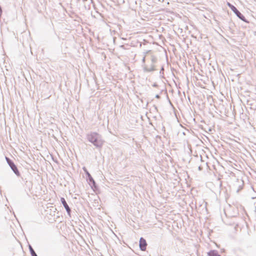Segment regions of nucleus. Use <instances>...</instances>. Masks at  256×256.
Wrapping results in <instances>:
<instances>
[{"label":"nucleus","mask_w":256,"mask_h":256,"mask_svg":"<svg viewBox=\"0 0 256 256\" xmlns=\"http://www.w3.org/2000/svg\"><path fill=\"white\" fill-rule=\"evenodd\" d=\"M86 138L88 142L92 144L96 148L100 150L104 141L99 133L95 132H90L86 134Z\"/></svg>","instance_id":"obj_1"},{"label":"nucleus","mask_w":256,"mask_h":256,"mask_svg":"<svg viewBox=\"0 0 256 256\" xmlns=\"http://www.w3.org/2000/svg\"><path fill=\"white\" fill-rule=\"evenodd\" d=\"M227 5L240 20L246 23H249V22L246 18L245 16L237 9L236 6L228 2Z\"/></svg>","instance_id":"obj_2"},{"label":"nucleus","mask_w":256,"mask_h":256,"mask_svg":"<svg viewBox=\"0 0 256 256\" xmlns=\"http://www.w3.org/2000/svg\"><path fill=\"white\" fill-rule=\"evenodd\" d=\"M83 170H84L86 178H87V181L88 182L90 186L92 189H93L94 190L98 188V186L95 182L94 179L92 176L91 174L89 173V172L88 171L86 168L85 167L83 168Z\"/></svg>","instance_id":"obj_3"},{"label":"nucleus","mask_w":256,"mask_h":256,"mask_svg":"<svg viewBox=\"0 0 256 256\" xmlns=\"http://www.w3.org/2000/svg\"><path fill=\"white\" fill-rule=\"evenodd\" d=\"M6 160L12 172L14 173V174L17 176L20 177V174L13 160L6 156Z\"/></svg>","instance_id":"obj_4"},{"label":"nucleus","mask_w":256,"mask_h":256,"mask_svg":"<svg viewBox=\"0 0 256 256\" xmlns=\"http://www.w3.org/2000/svg\"><path fill=\"white\" fill-rule=\"evenodd\" d=\"M60 202L63 205L64 207L66 209V212L70 216V214H71V209L68 204L65 198L63 197L60 198Z\"/></svg>","instance_id":"obj_5"},{"label":"nucleus","mask_w":256,"mask_h":256,"mask_svg":"<svg viewBox=\"0 0 256 256\" xmlns=\"http://www.w3.org/2000/svg\"><path fill=\"white\" fill-rule=\"evenodd\" d=\"M147 243L146 240L142 237H141L139 240L140 248L142 251H144L146 250Z\"/></svg>","instance_id":"obj_6"},{"label":"nucleus","mask_w":256,"mask_h":256,"mask_svg":"<svg viewBox=\"0 0 256 256\" xmlns=\"http://www.w3.org/2000/svg\"><path fill=\"white\" fill-rule=\"evenodd\" d=\"M144 70L146 72H150L155 70L154 66L152 64L150 68H148L146 65L144 66Z\"/></svg>","instance_id":"obj_7"},{"label":"nucleus","mask_w":256,"mask_h":256,"mask_svg":"<svg viewBox=\"0 0 256 256\" xmlns=\"http://www.w3.org/2000/svg\"><path fill=\"white\" fill-rule=\"evenodd\" d=\"M207 256H220L216 250H211L207 253Z\"/></svg>","instance_id":"obj_8"},{"label":"nucleus","mask_w":256,"mask_h":256,"mask_svg":"<svg viewBox=\"0 0 256 256\" xmlns=\"http://www.w3.org/2000/svg\"><path fill=\"white\" fill-rule=\"evenodd\" d=\"M234 26V23H232V22H229V24H228V30H229L230 31V32L231 33H233V30L232 29V27Z\"/></svg>","instance_id":"obj_9"},{"label":"nucleus","mask_w":256,"mask_h":256,"mask_svg":"<svg viewBox=\"0 0 256 256\" xmlns=\"http://www.w3.org/2000/svg\"><path fill=\"white\" fill-rule=\"evenodd\" d=\"M151 61L152 62V64H154L157 61V58L155 56L152 55L151 56Z\"/></svg>","instance_id":"obj_10"},{"label":"nucleus","mask_w":256,"mask_h":256,"mask_svg":"<svg viewBox=\"0 0 256 256\" xmlns=\"http://www.w3.org/2000/svg\"><path fill=\"white\" fill-rule=\"evenodd\" d=\"M28 249L30 252V254L33 252H35L34 248H32V246L30 244H28Z\"/></svg>","instance_id":"obj_11"},{"label":"nucleus","mask_w":256,"mask_h":256,"mask_svg":"<svg viewBox=\"0 0 256 256\" xmlns=\"http://www.w3.org/2000/svg\"><path fill=\"white\" fill-rule=\"evenodd\" d=\"M150 52H151L150 50H148L143 52L144 56V55L146 56V54H150Z\"/></svg>","instance_id":"obj_12"},{"label":"nucleus","mask_w":256,"mask_h":256,"mask_svg":"<svg viewBox=\"0 0 256 256\" xmlns=\"http://www.w3.org/2000/svg\"><path fill=\"white\" fill-rule=\"evenodd\" d=\"M145 62H146V56L144 55V56H143L142 59V62L143 64H144Z\"/></svg>","instance_id":"obj_13"},{"label":"nucleus","mask_w":256,"mask_h":256,"mask_svg":"<svg viewBox=\"0 0 256 256\" xmlns=\"http://www.w3.org/2000/svg\"><path fill=\"white\" fill-rule=\"evenodd\" d=\"M31 256H38L37 254L35 252H33L30 254Z\"/></svg>","instance_id":"obj_14"},{"label":"nucleus","mask_w":256,"mask_h":256,"mask_svg":"<svg viewBox=\"0 0 256 256\" xmlns=\"http://www.w3.org/2000/svg\"><path fill=\"white\" fill-rule=\"evenodd\" d=\"M152 86L157 88V87H158V84L155 82L152 84Z\"/></svg>","instance_id":"obj_15"},{"label":"nucleus","mask_w":256,"mask_h":256,"mask_svg":"<svg viewBox=\"0 0 256 256\" xmlns=\"http://www.w3.org/2000/svg\"><path fill=\"white\" fill-rule=\"evenodd\" d=\"M155 98L158 99H159V98H160V94H157L156 95Z\"/></svg>","instance_id":"obj_16"},{"label":"nucleus","mask_w":256,"mask_h":256,"mask_svg":"<svg viewBox=\"0 0 256 256\" xmlns=\"http://www.w3.org/2000/svg\"><path fill=\"white\" fill-rule=\"evenodd\" d=\"M198 169L200 171H201L202 170V167L201 166H200L198 168Z\"/></svg>","instance_id":"obj_17"},{"label":"nucleus","mask_w":256,"mask_h":256,"mask_svg":"<svg viewBox=\"0 0 256 256\" xmlns=\"http://www.w3.org/2000/svg\"><path fill=\"white\" fill-rule=\"evenodd\" d=\"M176 50L177 49H176V48L172 49V52H174V54L176 53Z\"/></svg>","instance_id":"obj_18"},{"label":"nucleus","mask_w":256,"mask_h":256,"mask_svg":"<svg viewBox=\"0 0 256 256\" xmlns=\"http://www.w3.org/2000/svg\"><path fill=\"white\" fill-rule=\"evenodd\" d=\"M164 70V67H163V66H162V68H161V70H160V73H161V72H162V70Z\"/></svg>","instance_id":"obj_19"},{"label":"nucleus","mask_w":256,"mask_h":256,"mask_svg":"<svg viewBox=\"0 0 256 256\" xmlns=\"http://www.w3.org/2000/svg\"><path fill=\"white\" fill-rule=\"evenodd\" d=\"M164 52H165L166 53V48H164Z\"/></svg>","instance_id":"obj_20"},{"label":"nucleus","mask_w":256,"mask_h":256,"mask_svg":"<svg viewBox=\"0 0 256 256\" xmlns=\"http://www.w3.org/2000/svg\"><path fill=\"white\" fill-rule=\"evenodd\" d=\"M30 52L32 53V48H30Z\"/></svg>","instance_id":"obj_21"},{"label":"nucleus","mask_w":256,"mask_h":256,"mask_svg":"<svg viewBox=\"0 0 256 256\" xmlns=\"http://www.w3.org/2000/svg\"><path fill=\"white\" fill-rule=\"evenodd\" d=\"M118 27H119V29H120V27H121V26H120V25H118Z\"/></svg>","instance_id":"obj_22"},{"label":"nucleus","mask_w":256,"mask_h":256,"mask_svg":"<svg viewBox=\"0 0 256 256\" xmlns=\"http://www.w3.org/2000/svg\"><path fill=\"white\" fill-rule=\"evenodd\" d=\"M200 158H201V161H202V156H200Z\"/></svg>","instance_id":"obj_23"},{"label":"nucleus","mask_w":256,"mask_h":256,"mask_svg":"<svg viewBox=\"0 0 256 256\" xmlns=\"http://www.w3.org/2000/svg\"><path fill=\"white\" fill-rule=\"evenodd\" d=\"M83 2L88 1V0H82Z\"/></svg>","instance_id":"obj_24"},{"label":"nucleus","mask_w":256,"mask_h":256,"mask_svg":"<svg viewBox=\"0 0 256 256\" xmlns=\"http://www.w3.org/2000/svg\"><path fill=\"white\" fill-rule=\"evenodd\" d=\"M121 48H123V46H120Z\"/></svg>","instance_id":"obj_25"},{"label":"nucleus","mask_w":256,"mask_h":256,"mask_svg":"<svg viewBox=\"0 0 256 256\" xmlns=\"http://www.w3.org/2000/svg\"><path fill=\"white\" fill-rule=\"evenodd\" d=\"M88 9H90V5H88Z\"/></svg>","instance_id":"obj_26"},{"label":"nucleus","mask_w":256,"mask_h":256,"mask_svg":"<svg viewBox=\"0 0 256 256\" xmlns=\"http://www.w3.org/2000/svg\"><path fill=\"white\" fill-rule=\"evenodd\" d=\"M84 7H85L86 8V4H84Z\"/></svg>","instance_id":"obj_27"},{"label":"nucleus","mask_w":256,"mask_h":256,"mask_svg":"<svg viewBox=\"0 0 256 256\" xmlns=\"http://www.w3.org/2000/svg\"><path fill=\"white\" fill-rule=\"evenodd\" d=\"M112 51H114V48H112Z\"/></svg>","instance_id":"obj_28"}]
</instances>
